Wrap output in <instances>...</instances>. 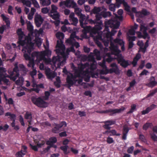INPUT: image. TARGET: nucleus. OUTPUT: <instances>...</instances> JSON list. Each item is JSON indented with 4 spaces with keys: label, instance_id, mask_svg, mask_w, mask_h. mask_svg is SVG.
Segmentation results:
<instances>
[{
    "label": "nucleus",
    "instance_id": "1",
    "mask_svg": "<svg viewBox=\"0 0 157 157\" xmlns=\"http://www.w3.org/2000/svg\"><path fill=\"white\" fill-rule=\"evenodd\" d=\"M56 47L58 48L56 49V54L58 56H60L61 59L62 57L64 58L62 61L60 62L61 64H63L66 62V54L65 52V46L63 44L62 41L60 42V44L59 43V41H57Z\"/></svg>",
    "mask_w": 157,
    "mask_h": 157
},
{
    "label": "nucleus",
    "instance_id": "2",
    "mask_svg": "<svg viewBox=\"0 0 157 157\" xmlns=\"http://www.w3.org/2000/svg\"><path fill=\"white\" fill-rule=\"evenodd\" d=\"M75 72L74 75L72 73H70V75H67L66 78V81L68 84V88H70L72 86L77 82V78L80 77L81 74L77 71L73 70Z\"/></svg>",
    "mask_w": 157,
    "mask_h": 157
},
{
    "label": "nucleus",
    "instance_id": "3",
    "mask_svg": "<svg viewBox=\"0 0 157 157\" xmlns=\"http://www.w3.org/2000/svg\"><path fill=\"white\" fill-rule=\"evenodd\" d=\"M34 46V43H30L25 46L22 49V51L24 53V57L26 60L31 59L30 55L33 50Z\"/></svg>",
    "mask_w": 157,
    "mask_h": 157
},
{
    "label": "nucleus",
    "instance_id": "4",
    "mask_svg": "<svg viewBox=\"0 0 157 157\" xmlns=\"http://www.w3.org/2000/svg\"><path fill=\"white\" fill-rule=\"evenodd\" d=\"M31 101L33 104L39 107L45 108L47 106L48 104L40 97L36 98L32 96L31 98Z\"/></svg>",
    "mask_w": 157,
    "mask_h": 157
},
{
    "label": "nucleus",
    "instance_id": "5",
    "mask_svg": "<svg viewBox=\"0 0 157 157\" xmlns=\"http://www.w3.org/2000/svg\"><path fill=\"white\" fill-rule=\"evenodd\" d=\"M63 5L67 7H71L74 9L77 7V4L73 0H66L61 2L59 3L60 6H62Z\"/></svg>",
    "mask_w": 157,
    "mask_h": 157
},
{
    "label": "nucleus",
    "instance_id": "6",
    "mask_svg": "<svg viewBox=\"0 0 157 157\" xmlns=\"http://www.w3.org/2000/svg\"><path fill=\"white\" fill-rule=\"evenodd\" d=\"M118 63L120 64L122 67L125 68L128 66L130 65L129 61L125 60L122 56V55H119L116 58Z\"/></svg>",
    "mask_w": 157,
    "mask_h": 157
},
{
    "label": "nucleus",
    "instance_id": "7",
    "mask_svg": "<svg viewBox=\"0 0 157 157\" xmlns=\"http://www.w3.org/2000/svg\"><path fill=\"white\" fill-rule=\"evenodd\" d=\"M55 126L52 129V132L53 133H58L60 131V129L63 126L64 127H66L67 125L66 122L64 121L61 122L59 124H55Z\"/></svg>",
    "mask_w": 157,
    "mask_h": 157
},
{
    "label": "nucleus",
    "instance_id": "8",
    "mask_svg": "<svg viewBox=\"0 0 157 157\" xmlns=\"http://www.w3.org/2000/svg\"><path fill=\"white\" fill-rule=\"evenodd\" d=\"M89 64L88 63H86L84 64L82 63L79 64L78 65V67L77 69L76 67H75L73 64L72 65V67L73 68V70H75L77 71L81 74L82 72L83 71L84 69L86 67H89Z\"/></svg>",
    "mask_w": 157,
    "mask_h": 157
},
{
    "label": "nucleus",
    "instance_id": "9",
    "mask_svg": "<svg viewBox=\"0 0 157 157\" xmlns=\"http://www.w3.org/2000/svg\"><path fill=\"white\" fill-rule=\"evenodd\" d=\"M110 67L112 68L109 69L110 74L113 73L116 74L118 75L120 73V70L118 66L115 63H113L110 64Z\"/></svg>",
    "mask_w": 157,
    "mask_h": 157
},
{
    "label": "nucleus",
    "instance_id": "10",
    "mask_svg": "<svg viewBox=\"0 0 157 157\" xmlns=\"http://www.w3.org/2000/svg\"><path fill=\"white\" fill-rule=\"evenodd\" d=\"M110 49L111 50L113 53L117 56V57L120 55H121L120 54V51L118 49V47L115 45L112 42H111L110 44Z\"/></svg>",
    "mask_w": 157,
    "mask_h": 157
},
{
    "label": "nucleus",
    "instance_id": "11",
    "mask_svg": "<svg viewBox=\"0 0 157 157\" xmlns=\"http://www.w3.org/2000/svg\"><path fill=\"white\" fill-rule=\"evenodd\" d=\"M94 26L93 28V34H96L98 33L99 31L102 29V27L103 26L102 22L100 21L99 22H97Z\"/></svg>",
    "mask_w": 157,
    "mask_h": 157
},
{
    "label": "nucleus",
    "instance_id": "12",
    "mask_svg": "<svg viewBox=\"0 0 157 157\" xmlns=\"http://www.w3.org/2000/svg\"><path fill=\"white\" fill-rule=\"evenodd\" d=\"M57 141V140L56 137H50L48 140L46 141V144L48 145L51 146L52 147L56 148L57 147L56 145L54 144Z\"/></svg>",
    "mask_w": 157,
    "mask_h": 157
},
{
    "label": "nucleus",
    "instance_id": "13",
    "mask_svg": "<svg viewBox=\"0 0 157 157\" xmlns=\"http://www.w3.org/2000/svg\"><path fill=\"white\" fill-rule=\"evenodd\" d=\"M81 27L83 28L82 30V32L85 35H86L87 33H90V35L93 34V32L92 31L93 28L91 26L84 25V24H83V26Z\"/></svg>",
    "mask_w": 157,
    "mask_h": 157
},
{
    "label": "nucleus",
    "instance_id": "14",
    "mask_svg": "<svg viewBox=\"0 0 157 157\" xmlns=\"http://www.w3.org/2000/svg\"><path fill=\"white\" fill-rule=\"evenodd\" d=\"M125 109L124 108H120L119 109H107V113H109V114L110 116H113V114L120 113L121 112L123 111Z\"/></svg>",
    "mask_w": 157,
    "mask_h": 157
},
{
    "label": "nucleus",
    "instance_id": "15",
    "mask_svg": "<svg viewBox=\"0 0 157 157\" xmlns=\"http://www.w3.org/2000/svg\"><path fill=\"white\" fill-rule=\"evenodd\" d=\"M147 28L142 25H141L140 27V31L143 32V35L142 38L144 39H145L147 38L148 39L150 38L147 32Z\"/></svg>",
    "mask_w": 157,
    "mask_h": 157
},
{
    "label": "nucleus",
    "instance_id": "16",
    "mask_svg": "<svg viewBox=\"0 0 157 157\" xmlns=\"http://www.w3.org/2000/svg\"><path fill=\"white\" fill-rule=\"evenodd\" d=\"M45 73L47 78L52 79L56 76V74L53 71H51L50 68H48L45 71Z\"/></svg>",
    "mask_w": 157,
    "mask_h": 157
},
{
    "label": "nucleus",
    "instance_id": "17",
    "mask_svg": "<svg viewBox=\"0 0 157 157\" xmlns=\"http://www.w3.org/2000/svg\"><path fill=\"white\" fill-rule=\"evenodd\" d=\"M130 129L126 125L124 126L122 129L123 136H122V139L123 140H126L127 136V134L128 133Z\"/></svg>",
    "mask_w": 157,
    "mask_h": 157
},
{
    "label": "nucleus",
    "instance_id": "18",
    "mask_svg": "<svg viewBox=\"0 0 157 157\" xmlns=\"http://www.w3.org/2000/svg\"><path fill=\"white\" fill-rule=\"evenodd\" d=\"M156 107V105H155L153 104H151L145 110H143L141 112L142 114V115H145L151 111L155 109Z\"/></svg>",
    "mask_w": 157,
    "mask_h": 157
},
{
    "label": "nucleus",
    "instance_id": "19",
    "mask_svg": "<svg viewBox=\"0 0 157 157\" xmlns=\"http://www.w3.org/2000/svg\"><path fill=\"white\" fill-rule=\"evenodd\" d=\"M6 116H9L10 117V119L12 121V122L11 124L12 127H14L15 125V119L16 117L15 115L14 114H11L10 112H7L5 113Z\"/></svg>",
    "mask_w": 157,
    "mask_h": 157
},
{
    "label": "nucleus",
    "instance_id": "20",
    "mask_svg": "<svg viewBox=\"0 0 157 157\" xmlns=\"http://www.w3.org/2000/svg\"><path fill=\"white\" fill-rule=\"evenodd\" d=\"M157 85V82L155 81V77L151 76L150 82L146 84V86L152 88Z\"/></svg>",
    "mask_w": 157,
    "mask_h": 157
},
{
    "label": "nucleus",
    "instance_id": "21",
    "mask_svg": "<svg viewBox=\"0 0 157 157\" xmlns=\"http://www.w3.org/2000/svg\"><path fill=\"white\" fill-rule=\"evenodd\" d=\"M56 36L57 39H59V40H58L59 41V43L60 44V42L62 41L63 44V40L64 39V34L60 32H58L56 34Z\"/></svg>",
    "mask_w": 157,
    "mask_h": 157
},
{
    "label": "nucleus",
    "instance_id": "22",
    "mask_svg": "<svg viewBox=\"0 0 157 157\" xmlns=\"http://www.w3.org/2000/svg\"><path fill=\"white\" fill-rule=\"evenodd\" d=\"M18 67L19 71L22 72V74L23 75H26L28 71V70L25 67V66L23 64H19L18 65Z\"/></svg>",
    "mask_w": 157,
    "mask_h": 157
},
{
    "label": "nucleus",
    "instance_id": "23",
    "mask_svg": "<svg viewBox=\"0 0 157 157\" xmlns=\"http://www.w3.org/2000/svg\"><path fill=\"white\" fill-rule=\"evenodd\" d=\"M141 56L140 54L138 53L133 59V60L132 62L133 66L135 67L137 65V63L139 60Z\"/></svg>",
    "mask_w": 157,
    "mask_h": 157
},
{
    "label": "nucleus",
    "instance_id": "24",
    "mask_svg": "<svg viewBox=\"0 0 157 157\" xmlns=\"http://www.w3.org/2000/svg\"><path fill=\"white\" fill-rule=\"evenodd\" d=\"M115 29H112L111 32L109 31V29L108 27H105V29L106 31H108L109 33L106 34V36L108 37L109 36H113L116 33H117V31L115 30Z\"/></svg>",
    "mask_w": 157,
    "mask_h": 157
},
{
    "label": "nucleus",
    "instance_id": "25",
    "mask_svg": "<svg viewBox=\"0 0 157 157\" xmlns=\"http://www.w3.org/2000/svg\"><path fill=\"white\" fill-rule=\"evenodd\" d=\"M68 147V145H65L61 146L60 148L61 150L63 151L64 154L66 155L70 152V151L67 150Z\"/></svg>",
    "mask_w": 157,
    "mask_h": 157
},
{
    "label": "nucleus",
    "instance_id": "26",
    "mask_svg": "<svg viewBox=\"0 0 157 157\" xmlns=\"http://www.w3.org/2000/svg\"><path fill=\"white\" fill-rule=\"evenodd\" d=\"M50 13L49 16L52 18V19L55 20H57L59 19L60 15L59 13Z\"/></svg>",
    "mask_w": 157,
    "mask_h": 157
},
{
    "label": "nucleus",
    "instance_id": "27",
    "mask_svg": "<svg viewBox=\"0 0 157 157\" xmlns=\"http://www.w3.org/2000/svg\"><path fill=\"white\" fill-rule=\"evenodd\" d=\"M17 33L18 36V38H23L25 36L21 28H19L17 31Z\"/></svg>",
    "mask_w": 157,
    "mask_h": 157
},
{
    "label": "nucleus",
    "instance_id": "28",
    "mask_svg": "<svg viewBox=\"0 0 157 157\" xmlns=\"http://www.w3.org/2000/svg\"><path fill=\"white\" fill-rule=\"evenodd\" d=\"M27 29L30 33H33V27L30 21H29L27 23Z\"/></svg>",
    "mask_w": 157,
    "mask_h": 157
},
{
    "label": "nucleus",
    "instance_id": "29",
    "mask_svg": "<svg viewBox=\"0 0 157 157\" xmlns=\"http://www.w3.org/2000/svg\"><path fill=\"white\" fill-rule=\"evenodd\" d=\"M51 54V52L49 51H44L40 52V59H42L45 58V56H47Z\"/></svg>",
    "mask_w": 157,
    "mask_h": 157
},
{
    "label": "nucleus",
    "instance_id": "30",
    "mask_svg": "<svg viewBox=\"0 0 157 157\" xmlns=\"http://www.w3.org/2000/svg\"><path fill=\"white\" fill-rule=\"evenodd\" d=\"M93 54L96 56V59L98 60H100L101 57L100 55V52L97 49H95L93 51Z\"/></svg>",
    "mask_w": 157,
    "mask_h": 157
},
{
    "label": "nucleus",
    "instance_id": "31",
    "mask_svg": "<svg viewBox=\"0 0 157 157\" xmlns=\"http://www.w3.org/2000/svg\"><path fill=\"white\" fill-rule=\"evenodd\" d=\"M79 16V21L80 23V25L81 27H82L83 24V21L86 18V16L85 15L82 14Z\"/></svg>",
    "mask_w": 157,
    "mask_h": 157
},
{
    "label": "nucleus",
    "instance_id": "32",
    "mask_svg": "<svg viewBox=\"0 0 157 157\" xmlns=\"http://www.w3.org/2000/svg\"><path fill=\"white\" fill-rule=\"evenodd\" d=\"M40 3L43 6H48L51 3V0H40Z\"/></svg>",
    "mask_w": 157,
    "mask_h": 157
},
{
    "label": "nucleus",
    "instance_id": "33",
    "mask_svg": "<svg viewBox=\"0 0 157 157\" xmlns=\"http://www.w3.org/2000/svg\"><path fill=\"white\" fill-rule=\"evenodd\" d=\"M104 68H105V70H104L103 69L101 70L100 71L101 74L102 75H107L108 73H110V71L109 69L107 68L106 66L104 64L103 66Z\"/></svg>",
    "mask_w": 157,
    "mask_h": 157
},
{
    "label": "nucleus",
    "instance_id": "34",
    "mask_svg": "<svg viewBox=\"0 0 157 157\" xmlns=\"http://www.w3.org/2000/svg\"><path fill=\"white\" fill-rule=\"evenodd\" d=\"M61 60V56L58 55L56 56H53L52 59V62L54 64H55L57 62H60Z\"/></svg>",
    "mask_w": 157,
    "mask_h": 157
},
{
    "label": "nucleus",
    "instance_id": "35",
    "mask_svg": "<svg viewBox=\"0 0 157 157\" xmlns=\"http://www.w3.org/2000/svg\"><path fill=\"white\" fill-rule=\"evenodd\" d=\"M40 53L39 52H34L32 53L31 56L33 59H34L35 57H36L37 58H39L40 59Z\"/></svg>",
    "mask_w": 157,
    "mask_h": 157
},
{
    "label": "nucleus",
    "instance_id": "36",
    "mask_svg": "<svg viewBox=\"0 0 157 157\" xmlns=\"http://www.w3.org/2000/svg\"><path fill=\"white\" fill-rule=\"evenodd\" d=\"M22 3L27 6L30 7L31 6V1L28 0H21Z\"/></svg>",
    "mask_w": 157,
    "mask_h": 157
},
{
    "label": "nucleus",
    "instance_id": "37",
    "mask_svg": "<svg viewBox=\"0 0 157 157\" xmlns=\"http://www.w3.org/2000/svg\"><path fill=\"white\" fill-rule=\"evenodd\" d=\"M35 21H40L41 23H42L44 21V19L40 15L36 14L35 18Z\"/></svg>",
    "mask_w": 157,
    "mask_h": 157
},
{
    "label": "nucleus",
    "instance_id": "38",
    "mask_svg": "<svg viewBox=\"0 0 157 157\" xmlns=\"http://www.w3.org/2000/svg\"><path fill=\"white\" fill-rule=\"evenodd\" d=\"M124 2H125L124 0H116V2L115 4L116 8H119L121 4L123 5Z\"/></svg>",
    "mask_w": 157,
    "mask_h": 157
},
{
    "label": "nucleus",
    "instance_id": "39",
    "mask_svg": "<svg viewBox=\"0 0 157 157\" xmlns=\"http://www.w3.org/2000/svg\"><path fill=\"white\" fill-rule=\"evenodd\" d=\"M6 70L3 67H0V77H2L6 75Z\"/></svg>",
    "mask_w": 157,
    "mask_h": 157
},
{
    "label": "nucleus",
    "instance_id": "40",
    "mask_svg": "<svg viewBox=\"0 0 157 157\" xmlns=\"http://www.w3.org/2000/svg\"><path fill=\"white\" fill-rule=\"evenodd\" d=\"M102 17L105 18L108 17H110L111 15V13L110 12L102 11L101 12Z\"/></svg>",
    "mask_w": 157,
    "mask_h": 157
},
{
    "label": "nucleus",
    "instance_id": "41",
    "mask_svg": "<svg viewBox=\"0 0 157 157\" xmlns=\"http://www.w3.org/2000/svg\"><path fill=\"white\" fill-rule=\"evenodd\" d=\"M25 40L26 41V44L25 46H27L28 44H30V43H33L31 42L32 39L30 35L25 36Z\"/></svg>",
    "mask_w": 157,
    "mask_h": 157
},
{
    "label": "nucleus",
    "instance_id": "42",
    "mask_svg": "<svg viewBox=\"0 0 157 157\" xmlns=\"http://www.w3.org/2000/svg\"><path fill=\"white\" fill-rule=\"evenodd\" d=\"M131 107L130 110L127 113V114L132 113L136 109V105L135 104L132 105Z\"/></svg>",
    "mask_w": 157,
    "mask_h": 157
},
{
    "label": "nucleus",
    "instance_id": "43",
    "mask_svg": "<svg viewBox=\"0 0 157 157\" xmlns=\"http://www.w3.org/2000/svg\"><path fill=\"white\" fill-rule=\"evenodd\" d=\"M116 121L115 120H110L104 121V123L108 124L109 126L114 124L116 123Z\"/></svg>",
    "mask_w": 157,
    "mask_h": 157
},
{
    "label": "nucleus",
    "instance_id": "44",
    "mask_svg": "<svg viewBox=\"0 0 157 157\" xmlns=\"http://www.w3.org/2000/svg\"><path fill=\"white\" fill-rule=\"evenodd\" d=\"M23 38H18V41L17 42V43L19 45L23 46L25 44H26V41H25V40H22Z\"/></svg>",
    "mask_w": 157,
    "mask_h": 157
},
{
    "label": "nucleus",
    "instance_id": "45",
    "mask_svg": "<svg viewBox=\"0 0 157 157\" xmlns=\"http://www.w3.org/2000/svg\"><path fill=\"white\" fill-rule=\"evenodd\" d=\"M57 7L54 5H51V10L50 11V13H56L57 12Z\"/></svg>",
    "mask_w": 157,
    "mask_h": 157
},
{
    "label": "nucleus",
    "instance_id": "46",
    "mask_svg": "<svg viewBox=\"0 0 157 157\" xmlns=\"http://www.w3.org/2000/svg\"><path fill=\"white\" fill-rule=\"evenodd\" d=\"M114 41L115 43L119 44L120 45L123 44L124 43V41L122 40L119 39L118 38H116V39H115L114 40Z\"/></svg>",
    "mask_w": 157,
    "mask_h": 157
},
{
    "label": "nucleus",
    "instance_id": "47",
    "mask_svg": "<svg viewBox=\"0 0 157 157\" xmlns=\"http://www.w3.org/2000/svg\"><path fill=\"white\" fill-rule=\"evenodd\" d=\"M25 117L26 119H32V117L31 113L28 112H26L25 114Z\"/></svg>",
    "mask_w": 157,
    "mask_h": 157
},
{
    "label": "nucleus",
    "instance_id": "48",
    "mask_svg": "<svg viewBox=\"0 0 157 157\" xmlns=\"http://www.w3.org/2000/svg\"><path fill=\"white\" fill-rule=\"evenodd\" d=\"M120 25V22L118 21H117L115 22V24H112V25H110L111 27H113L114 29H118Z\"/></svg>",
    "mask_w": 157,
    "mask_h": 157
},
{
    "label": "nucleus",
    "instance_id": "49",
    "mask_svg": "<svg viewBox=\"0 0 157 157\" xmlns=\"http://www.w3.org/2000/svg\"><path fill=\"white\" fill-rule=\"evenodd\" d=\"M89 59L92 62V63H96L95 61V58H94L93 53L91 52L88 56Z\"/></svg>",
    "mask_w": 157,
    "mask_h": 157
},
{
    "label": "nucleus",
    "instance_id": "50",
    "mask_svg": "<svg viewBox=\"0 0 157 157\" xmlns=\"http://www.w3.org/2000/svg\"><path fill=\"white\" fill-rule=\"evenodd\" d=\"M157 92V88L154 90H152L150 91V93L148 94L147 95V97H151L154 95Z\"/></svg>",
    "mask_w": 157,
    "mask_h": 157
},
{
    "label": "nucleus",
    "instance_id": "51",
    "mask_svg": "<svg viewBox=\"0 0 157 157\" xmlns=\"http://www.w3.org/2000/svg\"><path fill=\"white\" fill-rule=\"evenodd\" d=\"M110 132L111 134L109 135V136H119L121 135L120 133H117V131L114 129L110 130Z\"/></svg>",
    "mask_w": 157,
    "mask_h": 157
},
{
    "label": "nucleus",
    "instance_id": "52",
    "mask_svg": "<svg viewBox=\"0 0 157 157\" xmlns=\"http://www.w3.org/2000/svg\"><path fill=\"white\" fill-rule=\"evenodd\" d=\"M109 10L112 11L114 12L115 10V8L116 7V5L114 4H111L109 6Z\"/></svg>",
    "mask_w": 157,
    "mask_h": 157
},
{
    "label": "nucleus",
    "instance_id": "53",
    "mask_svg": "<svg viewBox=\"0 0 157 157\" xmlns=\"http://www.w3.org/2000/svg\"><path fill=\"white\" fill-rule=\"evenodd\" d=\"M123 5L124 7L125 10L128 12H130V7L128 5L127 2H124V3H123Z\"/></svg>",
    "mask_w": 157,
    "mask_h": 157
},
{
    "label": "nucleus",
    "instance_id": "54",
    "mask_svg": "<svg viewBox=\"0 0 157 157\" xmlns=\"http://www.w3.org/2000/svg\"><path fill=\"white\" fill-rule=\"evenodd\" d=\"M75 12L76 14L79 16L82 13H81L82 10L79 8L77 7L75 9Z\"/></svg>",
    "mask_w": 157,
    "mask_h": 157
},
{
    "label": "nucleus",
    "instance_id": "55",
    "mask_svg": "<svg viewBox=\"0 0 157 157\" xmlns=\"http://www.w3.org/2000/svg\"><path fill=\"white\" fill-rule=\"evenodd\" d=\"M23 78L21 79L19 78L17 81H16V84L18 86H21L22 85L23 80Z\"/></svg>",
    "mask_w": 157,
    "mask_h": 157
},
{
    "label": "nucleus",
    "instance_id": "56",
    "mask_svg": "<svg viewBox=\"0 0 157 157\" xmlns=\"http://www.w3.org/2000/svg\"><path fill=\"white\" fill-rule=\"evenodd\" d=\"M32 2V4H33L34 7L36 8H40V6L36 0H30Z\"/></svg>",
    "mask_w": 157,
    "mask_h": 157
},
{
    "label": "nucleus",
    "instance_id": "57",
    "mask_svg": "<svg viewBox=\"0 0 157 157\" xmlns=\"http://www.w3.org/2000/svg\"><path fill=\"white\" fill-rule=\"evenodd\" d=\"M97 68V65L96 63H92L90 64V70L93 71L96 69Z\"/></svg>",
    "mask_w": 157,
    "mask_h": 157
},
{
    "label": "nucleus",
    "instance_id": "58",
    "mask_svg": "<svg viewBox=\"0 0 157 157\" xmlns=\"http://www.w3.org/2000/svg\"><path fill=\"white\" fill-rule=\"evenodd\" d=\"M70 20L72 22L71 24L75 26L76 25L78 22V20L76 17L73 18Z\"/></svg>",
    "mask_w": 157,
    "mask_h": 157
},
{
    "label": "nucleus",
    "instance_id": "59",
    "mask_svg": "<svg viewBox=\"0 0 157 157\" xmlns=\"http://www.w3.org/2000/svg\"><path fill=\"white\" fill-rule=\"evenodd\" d=\"M107 55L108 56V58L106 59L105 61L108 63H110L114 59L111 56L109 53H107Z\"/></svg>",
    "mask_w": 157,
    "mask_h": 157
},
{
    "label": "nucleus",
    "instance_id": "60",
    "mask_svg": "<svg viewBox=\"0 0 157 157\" xmlns=\"http://www.w3.org/2000/svg\"><path fill=\"white\" fill-rule=\"evenodd\" d=\"M101 11V8L100 7H94L93 10L92 12L94 14H97V13H99Z\"/></svg>",
    "mask_w": 157,
    "mask_h": 157
},
{
    "label": "nucleus",
    "instance_id": "61",
    "mask_svg": "<svg viewBox=\"0 0 157 157\" xmlns=\"http://www.w3.org/2000/svg\"><path fill=\"white\" fill-rule=\"evenodd\" d=\"M102 16L101 12L100 13H97L95 16L96 18L95 20L96 21V22H97V21L100 20L102 18Z\"/></svg>",
    "mask_w": 157,
    "mask_h": 157
},
{
    "label": "nucleus",
    "instance_id": "62",
    "mask_svg": "<svg viewBox=\"0 0 157 157\" xmlns=\"http://www.w3.org/2000/svg\"><path fill=\"white\" fill-rule=\"evenodd\" d=\"M27 147L25 145H22V146L21 149L20 151L25 154V155L27 152Z\"/></svg>",
    "mask_w": 157,
    "mask_h": 157
},
{
    "label": "nucleus",
    "instance_id": "63",
    "mask_svg": "<svg viewBox=\"0 0 157 157\" xmlns=\"http://www.w3.org/2000/svg\"><path fill=\"white\" fill-rule=\"evenodd\" d=\"M151 123H146L144 124L143 127V129L144 130H147L148 128L150 126Z\"/></svg>",
    "mask_w": 157,
    "mask_h": 157
},
{
    "label": "nucleus",
    "instance_id": "64",
    "mask_svg": "<svg viewBox=\"0 0 157 157\" xmlns=\"http://www.w3.org/2000/svg\"><path fill=\"white\" fill-rule=\"evenodd\" d=\"M142 16L143 15L144 16L148 15L150 14V13L147 11L145 9H143L141 11Z\"/></svg>",
    "mask_w": 157,
    "mask_h": 157
}]
</instances>
